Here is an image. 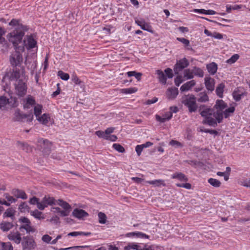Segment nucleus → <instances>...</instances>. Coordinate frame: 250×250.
<instances>
[{
	"instance_id": "obj_1",
	"label": "nucleus",
	"mask_w": 250,
	"mask_h": 250,
	"mask_svg": "<svg viewBox=\"0 0 250 250\" xmlns=\"http://www.w3.org/2000/svg\"><path fill=\"white\" fill-rule=\"evenodd\" d=\"M9 25L15 27L13 30L7 35L9 42L13 44L15 49L24 51L25 42L24 41L22 42V41L25 32L28 31L29 28L20 23V20L15 19L10 21Z\"/></svg>"
},
{
	"instance_id": "obj_2",
	"label": "nucleus",
	"mask_w": 250,
	"mask_h": 250,
	"mask_svg": "<svg viewBox=\"0 0 250 250\" xmlns=\"http://www.w3.org/2000/svg\"><path fill=\"white\" fill-rule=\"evenodd\" d=\"M198 111L201 116L204 118L203 124L214 127L217 126L216 120L211 117L213 116V108H210L205 104H201L198 107Z\"/></svg>"
},
{
	"instance_id": "obj_3",
	"label": "nucleus",
	"mask_w": 250,
	"mask_h": 250,
	"mask_svg": "<svg viewBox=\"0 0 250 250\" xmlns=\"http://www.w3.org/2000/svg\"><path fill=\"white\" fill-rule=\"evenodd\" d=\"M227 104L222 100H217L213 107V117L216 120V124L221 123L223 119V110L227 107Z\"/></svg>"
},
{
	"instance_id": "obj_4",
	"label": "nucleus",
	"mask_w": 250,
	"mask_h": 250,
	"mask_svg": "<svg viewBox=\"0 0 250 250\" xmlns=\"http://www.w3.org/2000/svg\"><path fill=\"white\" fill-rule=\"evenodd\" d=\"M52 144L48 140L40 138L37 142V148L45 156L50 154Z\"/></svg>"
},
{
	"instance_id": "obj_5",
	"label": "nucleus",
	"mask_w": 250,
	"mask_h": 250,
	"mask_svg": "<svg viewBox=\"0 0 250 250\" xmlns=\"http://www.w3.org/2000/svg\"><path fill=\"white\" fill-rule=\"evenodd\" d=\"M196 97L193 95H185L183 98L182 103L188 108L190 113L195 112L198 109V105L196 104Z\"/></svg>"
},
{
	"instance_id": "obj_6",
	"label": "nucleus",
	"mask_w": 250,
	"mask_h": 250,
	"mask_svg": "<svg viewBox=\"0 0 250 250\" xmlns=\"http://www.w3.org/2000/svg\"><path fill=\"white\" fill-rule=\"evenodd\" d=\"M21 244L23 250H32L36 247V244L32 236L27 235L22 238Z\"/></svg>"
},
{
	"instance_id": "obj_7",
	"label": "nucleus",
	"mask_w": 250,
	"mask_h": 250,
	"mask_svg": "<svg viewBox=\"0 0 250 250\" xmlns=\"http://www.w3.org/2000/svg\"><path fill=\"white\" fill-rule=\"evenodd\" d=\"M14 115L13 120L14 121L22 122L24 121V120L26 119L27 122H31L33 119L32 112L28 114H24L18 108L16 109Z\"/></svg>"
},
{
	"instance_id": "obj_8",
	"label": "nucleus",
	"mask_w": 250,
	"mask_h": 250,
	"mask_svg": "<svg viewBox=\"0 0 250 250\" xmlns=\"http://www.w3.org/2000/svg\"><path fill=\"white\" fill-rule=\"evenodd\" d=\"M189 64L188 60L184 58L178 61H177L176 64L174 66V72L176 75L179 74V72L183 70L184 68L187 67Z\"/></svg>"
},
{
	"instance_id": "obj_9",
	"label": "nucleus",
	"mask_w": 250,
	"mask_h": 250,
	"mask_svg": "<svg viewBox=\"0 0 250 250\" xmlns=\"http://www.w3.org/2000/svg\"><path fill=\"white\" fill-rule=\"evenodd\" d=\"M23 51L15 49V52L11 55L10 62L13 66L16 67L22 62V56L21 53Z\"/></svg>"
},
{
	"instance_id": "obj_10",
	"label": "nucleus",
	"mask_w": 250,
	"mask_h": 250,
	"mask_svg": "<svg viewBox=\"0 0 250 250\" xmlns=\"http://www.w3.org/2000/svg\"><path fill=\"white\" fill-rule=\"evenodd\" d=\"M15 91L17 94L20 97H23L26 93L27 86L25 83L22 80H19L15 83Z\"/></svg>"
},
{
	"instance_id": "obj_11",
	"label": "nucleus",
	"mask_w": 250,
	"mask_h": 250,
	"mask_svg": "<svg viewBox=\"0 0 250 250\" xmlns=\"http://www.w3.org/2000/svg\"><path fill=\"white\" fill-rule=\"evenodd\" d=\"M9 104L12 107H17L18 105V102L16 98L11 97L10 99L7 98L4 96L0 97V108Z\"/></svg>"
},
{
	"instance_id": "obj_12",
	"label": "nucleus",
	"mask_w": 250,
	"mask_h": 250,
	"mask_svg": "<svg viewBox=\"0 0 250 250\" xmlns=\"http://www.w3.org/2000/svg\"><path fill=\"white\" fill-rule=\"evenodd\" d=\"M55 204V199L49 196L45 195L41 201L39 209L43 210L48 206H51Z\"/></svg>"
},
{
	"instance_id": "obj_13",
	"label": "nucleus",
	"mask_w": 250,
	"mask_h": 250,
	"mask_svg": "<svg viewBox=\"0 0 250 250\" xmlns=\"http://www.w3.org/2000/svg\"><path fill=\"white\" fill-rule=\"evenodd\" d=\"M205 85L206 89L209 92H212L214 90L215 80L209 76H206L205 78Z\"/></svg>"
},
{
	"instance_id": "obj_14",
	"label": "nucleus",
	"mask_w": 250,
	"mask_h": 250,
	"mask_svg": "<svg viewBox=\"0 0 250 250\" xmlns=\"http://www.w3.org/2000/svg\"><path fill=\"white\" fill-rule=\"evenodd\" d=\"M7 237L9 240L14 242L17 244L21 243L22 240L21 234L18 231L10 232Z\"/></svg>"
},
{
	"instance_id": "obj_15",
	"label": "nucleus",
	"mask_w": 250,
	"mask_h": 250,
	"mask_svg": "<svg viewBox=\"0 0 250 250\" xmlns=\"http://www.w3.org/2000/svg\"><path fill=\"white\" fill-rule=\"evenodd\" d=\"M21 74L20 71L19 69H17L16 68L15 69H13V71L10 73L9 75L8 73L6 74L3 79H5L7 77H9V79L10 81H16L17 82L19 81V78H20Z\"/></svg>"
},
{
	"instance_id": "obj_16",
	"label": "nucleus",
	"mask_w": 250,
	"mask_h": 250,
	"mask_svg": "<svg viewBox=\"0 0 250 250\" xmlns=\"http://www.w3.org/2000/svg\"><path fill=\"white\" fill-rule=\"evenodd\" d=\"M72 215L75 217L79 219H83L84 217L88 216V214L85 210L82 209L75 208L72 212Z\"/></svg>"
},
{
	"instance_id": "obj_17",
	"label": "nucleus",
	"mask_w": 250,
	"mask_h": 250,
	"mask_svg": "<svg viewBox=\"0 0 250 250\" xmlns=\"http://www.w3.org/2000/svg\"><path fill=\"white\" fill-rule=\"evenodd\" d=\"M178 89L175 87L168 88L166 92L167 98L169 100L174 99L178 94Z\"/></svg>"
},
{
	"instance_id": "obj_18",
	"label": "nucleus",
	"mask_w": 250,
	"mask_h": 250,
	"mask_svg": "<svg viewBox=\"0 0 250 250\" xmlns=\"http://www.w3.org/2000/svg\"><path fill=\"white\" fill-rule=\"evenodd\" d=\"M135 22L138 25L140 26L143 30L153 33L152 27L148 23H146L144 20H137L135 21Z\"/></svg>"
},
{
	"instance_id": "obj_19",
	"label": "nucleus",
	"mask_w": 250,
	"mask_h": 250,
	"mask_svg": "<svg viewBox=\"0 0 250 250\" xmlns=\"http://www.w3.org/2000/svg\"><path fill=\"white\" fill-rule=\"evenodd\" d=\"M171 178L173 179H177L179 181L187 182L188 179V177L184 173L180 172H176L171 175Z\"/></svg>"
},
{
	"instance_id": "obj_20",
	"label": "nucleus",
	"mask_w": 250,
	"mask_h": 250,
	"mask_svg": "<svg viewBox=\"0 0 250 250\" xmlns=\"http://www.w3.org/2000/svg\"><path fill=\"white\" fill-rule=\"evenodd\" d=\"M12 194L17 198H21L22 199H26L27 195L25 192L19 189H13L11 191Z\"/></svg>"
},
{
	"instance_id": "obj_21",
	"label": "nucleus",
	"mask_w": 250,
	"mask_h": 250,
	"mask_svg": "<svg viewBox=\"0 0 250 250\" xmlns=\"http://www.w3.org/2000/svg\"><path fill=\"white\" fill-rule=\"evenodd\" d=\"M17 144L20 148L27 153H30L32 151L33 147L27 143L18 141Z\"/></svg>"
},
{
	"instance_id": "obj_22",
	"label": "nucleus",
	"mask_w": 250,
	"mask_h": 250,
	"mask_svg": "<svg viewBox=\"0 0 250 250\" xmlns=\"http://www.w3.org/2000/svg\"><path fill=\"white\" fill-rule=\"evenodd\" d=\"M206 68L209 74L213 75L216 73L217 71L218 65L215 62H212L207 64L206 65Z\"/></svg>"
},
{
	"instance_id": "obj_23",
	"label": "nucleus",
	"mask_w": 250,
	"mask_h": 250,
	"mask_svg": "<svg viewBox=\"0 0 250 250\" xmlns=\"http://www.w3.org/2000/svg\"><path fill=\"white\" fill-rule=\"evenodd\" d=\"M247 94L248 93L246 91L240 92V90L236 89L232 92V95L234 100L236 102H239L241 100L242 97L246 96Z\"/></svg>"
},
{
	"instance_id": "obj_24",
	"label": "nucleus",
	"mask_w": 250,
	"mask_h": 250,
	"mask_svg": "<svg viewBox=\"0 0 250 250\" xmlns=\"http://www.w3.org/2000/svg\"><path fill=\"white\" fill-rule=\"evenodd\" d=\"M27 46L26 48L28 49H30L36 47L37 45L36 41L33 38L32 35L27 36Z\"/></svg>"
},
{
	"instance_id": "obj_25",
	"label": "nucleus",
	"mask_w": 250,
	"mask_h": 250,
	"mask_svg": "<svg viewBox=\"0 0 250 250\" xmlns=\"http://www.w3.org/2000/svg\"><path fill=\"white\" fill-rule=\"evenodd\" d=\"M196 100L199 103H206L209 101V97L206 92H200L199 93L197 97Z\"/></svg>"
},
{
	"instance_id": "obj_26",
	"label": "nucleus",
	"mask_w": 250,
	"mask_h": 250,
	"mask_svg": "<svg viewBox=\"0 0 250 250\" xmlns=\"http://www.w3.org/2000/svg\"><path fill=\"white\" fill-rule=\"evenodd\" d=\"M19 229L21 231H22V229H25L28 234L30 232H35L36 231V229L31 226V224H23L20 227Z\"/></svg>"
},
{
	"instance_id": "obj_27",
	"label": "nucleus",
	"mask_w": 250,
	"mask_h": 250,
	"mask_svg": "<svg viewBox=\"0 0 250 250\" xmlns=\"http://www.w3.org/2000/svg\"><path fill=\"white\" fill-rule=\"evenodd\" d=\"M195 85V82L194 80H191L188 82L186 83L183 84L180 87V90L182 91H187L190 88Z\"/></svg>"
},
{
	"instance_id": "obj_28",
	"label": "nucleus",
	"mask_w": 250,
	"mask_h": 250,
	"mask_svg": "<svg viewBox=\"0 0 250 250\" xmlns=\"http://www.w3.org/2000/svg\"><path fill=\"white\" fill-rule=\"evenodd\" d=\"M225 87V85L224 83H219L217 86L216 87L215 92L216 95L220 98H223V92L224 91V88Z\"/></svg>"
},
{
	"instance_id": "obj_29",
	"label": "nucleus",
	"mask_w": 250,
	"mask_h": 250,
	"mask_svg": "<svg viewBox=\"0 0 250 250\" xmlns=\"http://www.w3.org/2000/svg\"><path fill=\"white\" fill-rule=\"evenodd\" d=\"M13 227L12 223L8 222H2L0 224V228L3 231H7Z\"/></svg>"
},
{
	"instance_id": "obj_30",
	"label": "nucleus",
	"mask_w": 250,
	"mask_h": 250,
	"mask_svg": "<svg viewBox=\"0 0 250 250\" xmlns=\"http://www.w3.org/2000/svg\"><path fill=\"white\" fill-rule=\"evenodd\" d=\"M156 74L158 75L160 83L165 84L167 83V78L164 72L161 70H157Z\"/></svg>"
},
{
	"instance_id": "obj_31",
	"label": "nucleus",
	"mask_w": 250,
	"mask_h": 250,
	"mask_svg": "<svg viewBox=\"0 0 250 250\" xmlns=\"http://www.w3.org/2000/svg\"><path fill=\"white\" fill-rule=\"evenodd\" d=\"M146 182L150 185H154L155 187H160L161 185L163 186V187L166 186V184L165 183V181L162 179L149 181H147Z\"/></svg>"
},
{
	"instance_id": "obj_32",
	"label": "nucleus",
	"mask_w": 250,
	"mask_h": 250,
	"mask_svg": "<svg viewBox=\"0 0 250 250\" xmlns=\"http://www.w3.org/2000/svg\"><path fill=\"white\" fill-rule=\"evenodd\" d=\"M39 122H41L43 125H47L49 122L50 117L48 115L46 114H43L42 116L39 117L37 119Z\"/></svg>"
},
{
	"instance_id": "obj_33",
	"label": "nucleus",
	"mask_w": 250,
	"mask_h": 250,
	"mask_svg": "<svg viewBox=\"0 0 250 250\" xmlns=\"http://www.w3.org/2000/svg\"><path fill=\"white\" fill-rule=\"evenodd\" d=\"M15 210L12 208H8L6 209L3 214L4 217H11L13 219L14 217Z\"/></svg>"
},
{
	"instance_id": "obj_34",
	"label": "nucleus",
	"mask_w": 250,
	"mask_h": 250,
	"mask_svg": "<svg viewBox=\"0 0 250 250\" xmlns=\"http://www.w3.org/2000/svg\"><path fill=\"white\" fill-rule=\"evenodd\" d=\"M91 234V232H83V231H73V232L69 233L67 234V236H73V237H76L79 235L89 236Z\"/></svg>"
},
{
	"instance_id": "obj_35",
	"label": "nucleus",
	"mask_w": 250,
	"mask_h": 250,
	"mask_svg": "<svg viewBox=\"0 0 250 250\" xmlns=\"http://www.w3.org/2000/svg\"><path fill=\"white\" fill-rule=\"evenodd\" d=\"M36 104L35 100L32 97H28L26 99V103L24 104L23 108H29L30 105H34Z\"/></svg>"
},
{
	"instance_id": "obj_36",
	"label": "nucleus",
	"mask_w": 250,
	"mask_h": 250,
	"mask_svg": "<svg viewBox=\"0 0 250 250\" xmlns=\"http://www.w3.org/2000/svg\"><path fill=\"white\" fill-rule=\"evenodd\" d=\"M193 75L198 76L199 77H203L204 76V71L203 70L197 67H194L193 69Z\"/></svg>"
},
{
	"instance_id": "obj_37",
	"label": "nucleus",
	"mask_w": 250,
	"mask_h": 250,
	"mask_svg": "<svg viewBox=\"0 0 250 250\" xmlns=\"http://www.w3.org/2000/svg\"><path fill=\"white\" fill-rule=\"evenodd\" d=\"M137 91V88L136 87H130L127 88H123L120 90V92L122 93L128 94H132L136 92Z\"/></svg>"
},
{
	"instance_id": "obj_38",
	"label": "nucleus",
	"mask_w": 250,
	"mask_h": 250,
	"mask_svg": "<svg viewBox=\"0 0 250 250\" xmlns=\"http://www.w3.org/2000/svg\"><path fill=\"white\" fill-rule=\"evenodd\" d=\"M57 204L61 206L64 209H70L71 208L68 203L62 199H59L57 201Z\"/></svg>"
},
{
	"instance_id": "obj_39",
	"label": "nucleus",
	"mask_w": 250,
	"mask_h": 250,
	"mask_svg": "<svg viewBox=\"0 0 250 250\" xmlns=\"http://www.w3.org/2000/svg\"><path fill=\"white\" fill-rule=\"evenodd\" d=\"M208 182L211 186L215 188H218L221 186V182L218 180L210 178L208 179Z\"/></svg>"
},
{
	"instance_id": "obj_40",
	"label": "nucleus",
	"mask_w": 250,
	"mask_h": 250,
	"mask_svg": "<svg viewBox=\"0 0 250 250\" xmlns=\"http://www.w3.org/2000/svg\"><path fill=\"white\" fill-rule=\"evenodd\" d=\"M128 77L134 76L138 81H140L142 74L140 72H137L135 71H129L127 73Z\"/></svg>"
},
{
	"instance_id": "obj_41",
	"label": "nucleus",
	"mask_w": 250,
	"mask_h": 250,
	"mask_svg": "<svg viewBox=\"0 0 250 250\" xmlns=\"http://www.w3.org/2000/svg\"><path fill=\"white\" fill-rule=\"evenodd\" d=\"M42 213L37 209H35V210L32 211L31 212V215L34 216L35 218L41 220L43 219L44 217L42 216Z\"/></svg>"
},
{
	"instance_id": "obj_42",
	"label": "nucleus",
	"mask_w": 250,
	"mask_h": 250,
	"mask_svg": "<svg viewBox=\"0 0 250 250\" xmlns=\"http://www.w3.org/2000/svg\"><path fill=\"white\" fill-rule=\"evenodd\" d=\"M184 77L187 79H191L193 78V71L190 70L189 69H185L184 71Z\"/></svg>"
},
{
	"instance_id": "obj_43",
	"label": "nucleus",
	"mask_w": 250,
	"mask_h": 250,
	"mask_svg": "<svg viewBox=\"0 0 250 250\" xmlns=\"http://www.w3.org/2000/svg\"><path fill=\"white\" fill-rule=\"evenodd\" d=\"M42 106L40 104H37L34 106V113L36 116L37 119L40 116L42 113Z\"/></svg>"
},
{
	"instance_id": "obj_44",
	"label": "nucleus",
	"mask_w": 250,
	"mask_h": 250,
	"mask_svg": "<svg viewBox=\"0 0 250 250\" xmlns=\"http://www.w3.org/2000/svg\"><path fill=\"white\" fill-rule=\"evenodd\" d=\"M235 111V107L234 106L230 107L227 109H226L225 111H223V115L225 118H228L229 116L230 113H233Z\"/></svg>"
},
{
	"instance_id": "obj_45",
	"label": "nucleus",
	"mask_w": 250,
	"mask_h": 250,
	"mask_svg": "<svg viewBox=\"0 0 250 250\" xmlns=\"http://www.w3.org/2000/svg\"><path fill=\"white\" fill-rule=\"evenodd\" d=\"M98 218H99V222L101 224H105L106 221V215L102 212H100L98 214Z\"/></svg>"
},
{
	"instance_id": "obj_46",
	"label": "nucleus",
	"mask_w": 250,
	"mask_h": 250,
	"mask_svg": "<svg viewBox=\"0 0 250 250\" xmlns=\"http://www.w3.org/2000/svg\"><path fill=\"white\" fill-rule=\"evenodd\" d=\"M58 76L63 80L67 81L69 78L68 74L63 72L62 71L60 70L58 72Z\"/></svg>"
},
{
	"instance_id": "obj_47",
	"label": "nucleus",
	"mask_w": 250,
	"mask_h": 250,
	"mask_svg": "<svg viewBox=\"0 0 250 250\" xmlns=\"http://www.w3.org/2000/svg\"><path fill=\"white\" fill-rule=\"evenodd\" d=\"M40 199L38 198H37L35 196L33 197L32 198H30L29 201V203L31 205H36L37 206V208H39V206L40 204Z\"/></svg>"
},
{
	"instance_id": "obj_48",
	"label": "nucleus",
	"mask_w": 250,
	"mask_h": 250,
	"mask_svg": "<svg viewBox=\"0 0 250 250\" xmlns=\"http://www.w3.org/2000/svg\"><path fill=\"white\" fill-rule=\"evenodd\" d=\"M113 147L116 150L121 153H123L125 151L124 147L119 144H114Z\"/></svg>"
},
{
	"instance_id": "obj_49",
	"label": "nucleus",
	"mask_w": 250,
	"mask_h": 250,
	"mask_svg": "<svg viewBox=\"0 0 250 250\" xmlns=\"http://www.w3.org/2000/svg\"><path fill=\"white\" fill-rule=\"evenodd\" d=\"M169 145L171 146H174L176 148L182 147L183 145L182 143L176 140H171L169 142Z\"/></svg>"
},
{
	"instance_id": "obj_50",
	"label": "nucleus",
	"mask_w": 250,
	"mask_h": 250,
	"mask_svg": "<svg viewBox=\"0 0 250 250\" xmlns=\"http://www.w3.org/2000/svg\"><path fill=\"white\" fill-rule=\"evenodd\" d=\"M28 206L25 202L21 203L19 207V209L21 212H25L26 210H28Z\"/></svg>"
},
{
	"instance_id": "obj_51",
	"label": "nucleus",
	"mask_w": 250,
	"mask_h": 250,
	"mask_svg": "<svg viewBox=\"0 0 250 250\" xmlns=\"http://www.w3.org/2000/svg\"><path fill=\"white\" fill-rule=\"evenodd\" d=\"M239 56L238 54H234L232 55L230 59L227 60V62L228 63L232 64L236 62L239 59Z\"/></svg>"
},
{
	"instance_id": "obj_52",
	"label": "nucleus",
	"mask_w": 250,
	"mask_h": 250,
	"mask_svg": "<svg viewBox=\"0 0 250 250\" xmlns=\"http://www.w3.org/2000/svg\"><path fill=\"white\" fill-rule=\"evenodd\" d=\"M3 196L7 199L10 203H15L17 201V199L14 198L13 196H10L8 193H5L4 194Z\"/></svg>"
},
{
	"instance_id": "obj_53",
	"label": "nucleus",
	"mask_w": 250,
	"mask_h": 250,
	"mask_svg": "<svg viewBox=\"0 0 250 250\" xmlns=\"http://www.w3.org/2000/svg\"><path fill=\"white\" fill-rule=\"evenodd\" d=\"M175 185L177 187L184 188H185L186 189H189L191 188V185L188 183H183V184L177 183L175 184Z\"/></svg>"
},
{
	"instance_id": "obj_54",
	"label": "nucleus",
	"mask_w": 250,
	"mask_h": 250,
	"mask_svg": "<svg viewBox=\"0 0 250 250\" xmlns=\"http://www.w3.org/2000/svg\"><path fill=\"white\" fill-rule=\"evenodd\" d=\"M2 250H13V248L10 243H2Z\"/></svg>"
},
{
	"instance_id": "obj_55",
	"label": "nucleus",
	"mask_w": 250,
	"mask_h": 250,
	"mask_svg": "<svg viewBox=\"0 0 250 250\" xmlns=\"http://www.w3.org/2000/svg\"><path fill=\"white\" fill-rule=\"evenodd\" d=\"M72 81L76 84H81L82 82L79 79L77 75L75 74L72 75Z\"/></svg>"
},
{
	"instance_id": "obj_56",
	"label": "nucleus",
	"mask_w": 250,
	"mask_h": 250,
	"mask_svg": "<svg viewBox=\"0 0 250 250\" xmlns=\"http://www.w3.org/2000/svg\"><path fill=\"white\" fill-rule=\"evenodd\" d=\"M177 40L183 43L185 46H188L189 45V41L184 38H177Z\"/></svg>"
},
{
	"instance_id": "obj_57",
	"label": "nucleus",
	"mask_w": 250,
	"mask_h": 250,
	"mask_svg": "<svg viewBox=\"0 0 250 250\" xmlns=\"http://www.w3.org/2000/svg\"><path fill=\"white\" fill-rule=\"evenodd\" d=\"M183 82L182 76H177L174 80V83L177 86H179L180 84Z\"/></svg>"
},
{
	"instance_id": "obj_58",
	"label": "nucleus",
	"mask_w": 250,
	"mask_h": 250,
	"mask_svg": "<svg viewBox=\"0 0 250 250\" xmlns=\"http://www.w3.org/2000/svg\"><path fill=\"white\" fill-rule=\"evenodd\" d=\"M95 134L99 137L102 138L106 140L107 135H106L105 131L104 132L103 131L98 130L96 131Z\"/></svg>"
},
{
	"instance_id": "obj_59",
	"label": "nucleus",
	"mask_w": 250,
	"mask_h": 250,
	"mask_svg": "<svg viewBox=\"0 0 250 250\" xmlns=\"http://www.w3.org/2000/svg\"><path fill=\"white\" fill-rule=\"evenodd\" d=\"M52 239V237L48 235V234H45L42 236V240L44 242H45L46 243H50V241Z\"/></svg>"
},
{
	"instance_id": "obj_60",
	"label": "nucleus",
	"mask_w": 250,
	"mask_h": 250,
	"mask_svg": "<svg viewBox=\"0 0 250 250\" xmlns=\"http://www.w3.org/2000/svg\"><path fill=\"white\" fill-rule=\"evenodd\" d=\"M165 72L168 78H172L173 77L172 70L170 68H167L165 70Z\"/></svg>"
},
{
	"instance_id": "obj_61",
	"label": "nucleus",
	"mask_w": 250,
	"mask_h": 250,
	"mask_svg": "<svg viewBox=\"0 0 250 250\" xmlns=\"http://www.w3.org/2000/svg\"><path fill=\"white\" fill-rule=\"evenodd\" d=\"M202 132H204L206 133H208L210 134H214L215 135H218V132L215 130L209 129H205L204 130H201Z\"/></svg>"
},
{
	"instance_id": "obj_62",
	"label": "nucleus",
	"mask_w": 250,
	"mask_h": 250,
	"mask_svg": "<svg viewBox=\"0 0 250 250\" xmlns=\"http://www.w3.org/2000/svg\"><path fill=\"white\" fill-rule=\"evenodd\" d=\"M70 212V209L61 210L60 213V216L62 217L67 216Z\"/></svg>"
},
{
	"instance_id": "obj_63",
	"label": "nucleus",
	"mask_w": 250,
	"mask_h": 250,
	"mask_svg": "<svg viewBox=\"0 0 250 250\" xmlns=\"http://www.w3.org/2000/svg\"><path fill=\"white\" fill-rule=\"evenodd\" d=\"M118 138L115 135H107L106 140L115 142L117 140Z\"/></svg>"
},
{
	"instance_id": "obj_64",
	"label": "nucleus",
	"mask_w": 250,
	"mask_h": 250,
	"mask_svg": "<svg viewBox=\"0 0 250 250\" xmlns=\"http://www.w3.org/2000/svg\"><path fill=\"white\" fill-rule=\"evenodd\" d=\"M127 248H129L130 249L136 250H141V247L136 244H131L129 245L127 247Z\"/></svg>"
}]
</instances>
